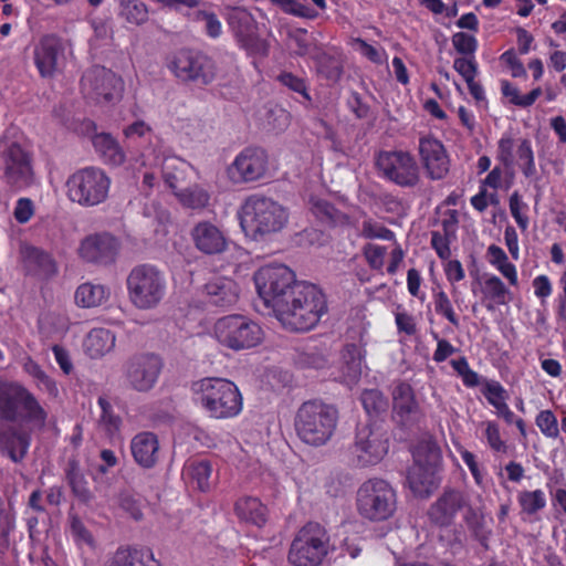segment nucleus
I'll use <instances>...</instances> for the list:
<instances>
[{
    "label": "nucleus",
    "mask_w": 566,
    "mask_h": 566,
    "mask_svg": "<svg viewBox=\"0 0 566 566\" xmlns=\"http://www.w3.org/2000/svg\"><path fill=\"white\" fill-rule=\"evenodd\" d=\"M48 417L35 395L22 384L0 386V454L22 462L32 443V429L42 430Z\"/></svg>",
    "instance_id": "f257e3e1"
},
{
    "label": "nucleus",
    "mask_w": 566,
    "mask_h": 566,
    "mask_svg": "<svg viewBox=\"0 0 566 566\" xmlns=\"http://www.w3.org/2000/svg\"><path fill=\"white\" fill-rule=\"evenodd\" d=\"M274 313L282 326L291 332H308L327 313V298L316 284L301 281Z\"/></svg>",
    "instance_id": "f03ea898"
},
{
    "label": "nucleus",
    "mask_w": 566,
    "mask_h": 566,
    "mask_svg": "<svg viewBox=\"0 0 566 566\" xmlns=\"http://www.w3.org/2000/svg\"><path fill=\"white\" fill-rule=\"evenodd\" d=\"M338 418V410L333 405L319 399L304 401L294 419L296 434L308 446H325L335 433Z\"/></svg>",
    "instance_id": "7ed1b4c3"
},
{
    "label": "nucleus",
    "mask_w": 566,
    "mask_h": 566,
    "mask_svg": "<svg viewBox=\"0 0 566 566\" xmlns=\"http://www.w3.org/2000/svg\"><path fill=\"white\" fill-rule=\"evenodd\" d=\"M240 226L245 235L254 240L280 232L289 221L287 210L275 200L249 196L239 211Z\"/></svg>",
    "instance_id": "20e7f679"
},
{
    "label": "nucleus",
    "mask_w": 566,
    "mask_h": 566,
    "mask_svg": "<svg viewBox=\"0 0 566 566\" xmlns=\"http://www.w3.org/2000/svg\"><path fill=\"white\" fill-rule=\"evenodd\" d=\"M198 401L213 419H231L243 409V397L238 386L226 378L208 377L198 384Z\"/></svg>",
    "instance_id": "39448f33"
},
{
    "label": "nucleus",
    "mask_w": 566,
    "mask_h": 566,
    "mask_svg": "<svg viewBox=\"0 0 566 566\" xmlns=\"http://www.w3.org/2000/svg\"><path fill=\"white\" fill-rule=\"evenodd\" d=\"M331 551V537L316 522L303 525L291 542L287 562L292 566H321Z\"/></svg>",
    "instance_id": "423d86ee"
},
{
    "label": "nucleus",
    "mask_w": 566,
    "mask_h": 566,
    "mask_svg": "<svg viewBox=\"0 0 566 566\" xmlns=\"http://www.w3.org/2000/svg\"><path fill=\"white\" fill-rule=\"evenodd\" d=\"M356 509L369 522H385L397 510V494L392 485L380 478L368 479L358 488Z\"/></svg>",
    "instance_id": "0eeeda50"
},
{
    "label": "nucleus",
    "mask_w": 566,
    "mask_h": 566,
    "mask_svg": "<svg viewBox=\"0 0 566 566\" xmlns=\"http://www.w3.org/2000/svg\"><path fill=\"white\" fill-rule=\"evenodd\" d=\"M126 285L129 301L139 310L155 308L164 300L167 291L165 274L151 264L133 268Z\"/></svg>",
    "instance_id": "6e6552de"
},
{
    "label": "nucleus",
    "mask_w": 566,
    "mask_h": 566,
    "mask_svg": "<svg viewBox=\"0 0 566 566\" xmlns=\"http://www.w3.org/2000/svg\"><path fill=\"white\" fill-rule=\"evenodd\" d=\"M256 292L268 308L273 314L292 294L296 281L293 270L282 263H270L261 266L253 276Z\"/></svg>",
    "instance_id": "1a4fd4ad"
},
{
    "label": "nucleus",
    "mask_w": 566,
    "mask_h": 566,
    "mask_svg": "<svg viewBox=\"0 0 566 566\" xmlns=\"http://www.w3.org/2000/svg\"><path fill=\"white\" fill-rule=\"evenodd\" d=\"M213 334L220 345L234 352L255 348L264 339L260 324L241 314L219 318L214 323Z\"/></svg>",
    "instance_id": "9d476101"
},
{
    "label": "nucleus",
    "mask_w": 566,
    "mask_h": 566,
    "mask_svg": "<svg viewBox=\"0 0 566 566\" xmlns=\"http://www.w3.org/2000/svg\"><path fill=\"white\" fill-rule=\"evenodd\" d=\"M33 155L14 140L0 138V180L14 189H23L33 182Z\"/></svg>",
    "instance_id": "9b49d317"
},
{
    "label": "nucleus",
    "mask_w": 566,
    "mask_h": 566,
    "mask_svg": "<svg viewBox=\"0 0 566 566\" xmlns=\"http://www.w3.org/2000/svg\"><path fill=\"white\" fill-rule=\"evenodd\" d=\"M111 179L99 168L86 167L73 172L66 180V193L72 202L94 207L108 196Z\"/></svg>",
    "instance_id": "f8f14e48"
},
{
    "label": "nucleus",
    "mask_w": 566,
    "mask_h": 566,
    "mask_svg": "<svg viewBox=\"0 0 566 566\" xmlns=\"http://www.w3.org/2000/svg\"><path fill=\"white\" fill-rule=\"evenodd\" d=\"M379 176L403 188L418 185L419 167L415 157L406 150H380L375 157Z\"/></svg>",
    "instance_id": "ddd939ff"
},
{
    "label": "nucleus",
    "mask_w": 566,
    "mask_h": 566,
    "mask_svg": "<svg viewBox=\"0 0 566 566\" xmlns=\"http://www.w3.org/2000/svg\"><path fill=\"white\" fill-rule=\"evenodd\" d=\"M170 70L177 78L198 86H206L216 77L213 60L206 53L193 49H181L170 63Z\"/></svg>",
    "instance_id": "4468645a"
},
{
    "label": "nucleus",
    "mask_w": 566,
    "mask_h": 566,
    "mask_svg": "<svg viewBox=\"0 0 566 566\" xmlns=\"http://www.w3.org/2000/svg\"><path fill=\"white\" fill-rule=\"evenodd\" d=\"M388 450L389 437L385 429L371 424L357 429L352 447L353 461L357 467L367 468L378 464Z\"/></svg>",
    "instance_id": "2eb2a0df"
},
{
    "label": "nucleus",
    "mask_w": 566,
    "mask_h": 566,
    "mask_svg": "<svg viewBox=\"0 0 566 566\" xmlns=\"http://www.w3.org/2000/svg\"><path fill=\"white\" fill-rule=\"evenodd\" d=\"M81 90L85 97L97 104H107L122 97L124 83L113 71L95 65L83 74Z\"/></svg>",
    "instance_id": "dca6fc26"
},
{
    "label": "nucleus",
    "mask_w": 566,
    "mask_h": 566,
    "mask_svg": "<svg viewBox=\"0 0 566 566\" xmlns=\"http://www.w3.org/2000/svg\"><path fill=\"white\" fill-rule=\"evenodd\" d=\"M268 169V151L259 146H248L227 167V176L232 184L244 185L261 180Z\"/></svg>",
    "instance_id": "f3484780"
},
{
    "label": "nucleus",
    "mask_w": 566,
    "mask_h": 566,
    "mask_svg": "<svg viewBox=\"0 0 566 566\" xmlns=\"http://www.w3.org/2000/svg\"><path fill=\"white\" fill-rule=\"evenodd\" d=\"M163 369V361L155 354H137L126 363L125 377L129 387L139 392L153 389Z\"/></svg>",
    "instance_id": "a211bd4d"
},
{
    "label": "nucleus",
    "mask_w": 566,
    "mask_h": 566,
    "mask_svg": "<svg viewBox=\"0 0 566 566\" xmlns=\"http://www.w3.org/2000/svg\"><path fill=\"white\" fill-rule=\"evenodd\" d=\"M419 156L427 177L443 179L450 170V157L441 140L428 135L419 139Z\"/></svg>",
    "instance_id": "6ab92c4d"
},
{
    "label": "nucleus",
    "mask_w": 566,
    "mask_h": 566,
    "mask_svg": "<svg viewBox=\"0 0 566 566\" xmlns=\"http://www.w3.org/2000/svg\"><path fill=\"white\" fill-rule=\"evenodd\" d=\"M62 39L55 34L43 35L33 50V60L41 77H53L63 56Z\"/></svg>",
    "instance_id": "aec40b11"
},
{
    "label": "nucleus",
    "mask_w": 566,
    "mask_h": 566,
    "mask_svg": "<svg viewBox=\"0 0 566 566\" xmlns=\"http://www.w3.org/2000/svg\"><path fill=\"white\" fill-rule=\"evenodd\" d=\"M392 412L402 427H409L418 421L421 408L410 384L399 380L391 391Z\"/></svg>",
    "instance_id": "412c9836"
},
{
    "label": "nucleus",
    "mask_w": 566,
    "mask_h": 566,
    "mask_svg": "<svg viewBox=\"0 0 566 566\" xmlns=\"http://www.w3.org/2000/svg\"><path fill=\"white\" fill-rule=\"evenodd\" d=\"M82 133L91 137L96 153L102 160L111 166H120L126 155L117 140L108 133H97V126L92 119H84L81 124Z\"/></svg>",
    "instance_id": "4be33fe9"
},
{
    "label": "nucleus",
    "mask_w": 566,
    "mask_h": 566,
    "mask_svg": "<svg viewBox=\"0 0 566 566\" xmlns=\"http://www.w3.org/2000/svg\"><path fill=\"white\" fill-rule=\"evenodd\" d=\"M118 251L117 240L108 233L86 237L80 245V256L92 263L108 264L114 262Z\"/></svg>",
    "instance_id": "5701e85b"
},
{
    "label": "nucleus",
    "mask_w": 566,
    "mask_h": 566,
    "mask_svg": "<svg viewBox=\"0 0 566 566\" xmlns=\"http://www.w3.org/2000/svg\"><path fill=\"white\" fill-rule=\"evenodd\" d=\"M190 235L196 249L207 255L220 254L228 248L224 233L210 221L198 222Z\"/></svg>",
    "instance_id": "b1692460"
},
{
    "label": "nucleus",
    "mask_w": 566,
    "mask_h": 566,
    "mask_svg": "<svg viewBox=\"0 0 566 566\" xmlns=\"http://www.w3.org/2000/svg\"><path fill=\"white\" fill-rule=\"evenodd\" d=\"M464 500L460 491L447 490L430 506L429 520L432 524L444 527L453 523L458 512L463 507Z\"/></svg>",
    "instance_id": "393cba45"
},
{
    "label": "nucleus",
    "mask_w": 566,
    "mask_h": 566,
    "mask_svg": "<svg viewBox=\"0 0 566 566\" xmlns=\"http://www.w3.org/2000/svg\"><path fill=\"white\" fill-rule=\"evenodd\" d=\"M202 294L206 304L229 307L238 301L239 287L232 279L216 276L203 285Z\"/></svg>",
    "instance_id": "a878e982"
},
{
    "label": "nucleus",
    "mask_w": 566,
    "mask_h": 566,
    "mask_svg": "<svg viewBox=\"0 0 566 566\" xmlns=\"http://www.w3.org/2000/svg\"><path fill=\"white\" fill-rule=\"evenodd\" d=\"M130 452L134 461L140 468H154L159 458L158 437L150 431H143L135 434L130 441Z\"/></svg>",
    "instance_id": "bb28decb"
},
{
    "label": "nucleus",
    "mask_w": 566,
    "mask_h": 566,
    "mask_svg": "<svg viewBox=\"0 0 566 566\" xmlns=\"http://www.w3.org/2000/svg\"><path fill=\"white\" fill-rule=\"evenodd\" d=\"M233 511L240 523L262 528L269 521V509L254 496H241L233 505Z\"/></svg>",
    "instance_id": "cd10ccee"
},
{
    "label": "nucleus",
    "mask_w": 566,
    "mask_h": 566,
    "mask_svg": "<svg viewBox=\"0 0 566 566\" xmlns=\"http://www.w3.org/2000/svg\"><path fill=\"white\" fill-rule=\"evenodd\" d=\"M437 467L413 463L408 470L407 481L413 494L429 496L437 486Z\"/></svg>",
    "instance_id": "c85d7f7f"
},
{
    "label": "nucleus",
    "mask_w": 566,
    "mask_h": 566,
    "mask_svg": "<svg viewBox=\"0 0 566 566\" xmlns=\"http://www.w3.org/2000/svg\"><path fill=\"white\" fill-rule=\"evenodd\" d=\"M105 566H161L147 547H119Z\"/></svg>",
    "instance_id": "c756f323"
},
{
    "label": "nucleus",
    "mask_w": 566,
    "mask_h": 566,
    "mask_svg": "<svg viewBox=\"0 0 566 566\" xmlns=\"http://www.w3.org/2000/svg\"><path fill=\"white\" fill-rule=\"evenodd\" d=\"M25 266L41 279H50L57 273V265L53 256L35 247L23 250Z\"/></svg>",
    "instance_id": "7c9ffc66"
},
{
    "label": "nucleus",
    "mask_w": 566,
    "mask_h": 566,
    "mask_svg": "<svg viewBox=\"0 0 566 566\" xmlns=\"http://www.w3.org/2000/svg\"><path fill=\"white\" fill-rule=\"evenodd\" d=\"M520 515L524 521H535L547 505L546 494L542 489L521 490L516 495Z\"/></svg>",
    "instance_id": "2f4dec72"
},
{
    "label": "nucleus",
    "mask_w": 566,
    "mask_h": 566,
    "mask_svg": "<svg viewBox=\"0 0 566 566\" xmlns=\"http://www.w3.org/2000/svg\"><path fill=\"white\" fill-rule=\"evenodd\" d=\"M115 335L107 328H93L84 340V348L91 358H98L115 346Z\"/></svg>",
    "instance_id": "473e14b6"
},
{
    "label": "nucleus",
    "mask_w": 566,
    "mask_h": 566,
    "mask_svg": "<svg viewBox=\"0 0 566 566\" xmlns=\"http://www.w3.org/2000/svg\"><path fill=\"white\" fill-rule=\"evenodd\" d=\"M484 306L488 311L495 310V305H505L510 301V291L502 280L492 274L484 280L482 287Z\"/></svg>",
    "instance_id": "72a5a7b5"
},
{
    "label": "nucleus",
    "mask_w": 566,
    "mask_h": 566,
    "mask_svg": "<svg viewBox=\"0 0 566 566\" xmlns=\"http://www.w3.org/2000/svg\"><path fill=\"white\" fill-rule=\"evenodd\" d=\"M108 296L109 291L104 285L86 282L77 286L74 298L80 307L91 308L102 305Z\"/></svg>",
    "instance_id": "f704fd0d"
},
{
    "label": "nucleus",
    "mask_w": 566,
    "mask_h": 566,
    "mask_svg": "<svg viewBox=\"0 0 566 566\" xmlns=\"http://www.w3.org/2000/svg\"><path fill=\"white\" fill-rule=\"evenodd\" d=\"M22 368L30 377L33 378L35 386L40 390H44L50 397L56 398L59 396V388L56 381L49 376L43 368L31 357H28Z\"/></svg>",
    "instance_id": "c9c22d12"
},
{
    "label": "nucleus",
    "mask_w": 566,
    "mask_h": 566,
    "mask_svg": "<svg viewBox=\"0 0 566 566\" xmlns=\"http://www.w3.org/2000/svg\"><path fill=\"white\" fill-rule=\"evenodd\" d=\"M212 468L207 460H193L188 462L182 470V475L186 476L196 488L202 492L209 490V479Z\"/></svg>",
    "instance_id": "e433bc0d"
},
{
    "label": "nucleus",
    "mask_w": 566,
    "mask_h": 566,
    "mask_svg": "<svg viewBox=\"0 0 566 566\" xmlns=\"http://www.w3.org/2000/svg\"><path fill=\"white\" fill-rule=\"evenodd\" d=\"M515 142L511 134L505 133L501 136L497 142V150H496V160L502 165L505 169L506 179V188H510L512 185V180L514 177L513 166H514V151Z\"/></svg>",
    "instance_id": "4c0bfd02"
},
{
    "label": "nucleus",
    "mask_w": 566,
    "mask_h": 566,
    "mask_svg": "<svg viewBox=\"0 0 566 566\" xmlns=\"http://www.w3.org/2000/svg\"><path fill=\"white\" fill-rule=\"evenodd\" d=\"M413 463L424 465H438L441 460V451L432 437L419 440L412 448Z\"/></svg>",
    "instance_id": "58836bf2"
},
{
    "label": "nucleus",
    "mask_w": 566,
    "mask_h": 566,
    "mask_svg": "<svg viewBox=\"0 0 566 566\" xmlns=\"http://www.w3.org/2000/svg\"><path fill=\"white\" fill-rule=\"evenodd\" d=\"M119 17L133 25H143L149 19L148 6L142 0H122Z\"/></svg>",
    "instance_id": "ea45409f"
},
{
    "label": "nucleus",
    "mask_w": 566,
    "mask_h": 566,
    "mask_svg": "<svg viewBox=\"0 0 566 566\" xmlns=\"http://www.w3.org/2000/svg\"><path fill=\"white\" fill-rule=\"evenodd\" d=\"M500 84L503 97L507 98L510 104L522 108L532 106L542 95L541 87H535L526 95H521L520 90L510 81L501 80Z\"/></svg>",
    "instance_id": "a19ab883"
},
{
    "label": "nucleus",
    "mask_w": 566,
    "mask_h": 566,
    "mask_svg": "<svg viewBox=\"0 0 566 566\" xmlns=\"http://www.w3.org/2000/svg\"><path fill=\"white\" fill-rule=\"evenodd\" d=\"M97 405L101 408L99 426L111 439L120 432L122 418L115 413L113 406L106 397H98Z\"/></svg>",
    "instance_id": "79ce46f5"
},
{
    "label": "nucleus",
    "mask_w": 566,
    "mask_h": 566,
    "mask_svg": "<svg viewBox=\"0 0 566 566\" xmlns=\"http://www.w3.org/2000/svg\"><path fill=\"white\" fill-rule=\"evenodd\" d=\"M432 301L436 314L446 318L452 326L458 328L460 326L459 316L453 308L449 295L440 284H437L436 287H432Z\"/></svg>",
    "instance_id": "37998d69"
},
{
    "label": "nucleus",
    "mask_w": 566,
    "mask_h": 566,
    "mask_svg": "<svg viewBox=\"0 0 566 566\" xmlns=\"http://www.w3.org/2000/svg\"><path fill=\"white\" fill-rule=\"evenodd\" d=\"M315 65L317 73L329 81H338L343 74L342 60L326 52L316 55Z\"/></svg>",
    "instance_id": "c03bdc74"
},
{
    "label": "nucleus",
    "mask_w": 566,
    "mask_h": 566,
    "mask_svg": "<svg viewBox=\"0 0 566 566\" xmlns=\"http://www.w3.org/2000/svg\"><path fill=\"white\" fill-rule=\"evenodd\" d=\"M464 522L472 536L482 546L486 547L491 531L485 525L484 515L481 512L470 507L464 515Z\"/></svg>",
    "instance_id": "a18cd8bd"
},
{
    "label": "nucleus",
    "mask_w": 566,
    "mask_h": 566,
    "mask_svg": "<svg viewBox=\"0 0 566 566\" xmlns=\"http://www.w3.org/2000/svg\"><path fill=\"white\" fill-rule=\"evenodd\" d=\"M310 203L312 213L319 222L326 226H334L337 223L340 212L333 203L317 197H312Z\"/></svg>",
    "instance_id": "49530a36"
},
{
    "label": "nucleus",
    "mask_w": 566,
    "mask_h": 566,
    "mask_svg": "<svg viewBox=\"0 0 566 566\" xmlns=\"http://www.w3.org/2000/svg\"><path fill=\"white\" fill-rule=\"evenodd\" d=\"M518 167L525 178H532L536 175L535 156L532 143L527 138L520 140L516 149Z\"/></svg>",
    "instance_id": "de8ad7c7"
},
{
    "label": "nucleus",
    "mask_w": 566,
    "mask_h": 566,
    "mask_svg": "<svg viewBox=\"0 0 566 566\" xmlns=\"http://www.w3.org/2000/svg\"><path fill=\"white\" fill-rule=\"evenodd\" d=\"M118 505L135 521L143 518L144 499L129 490H123L118 494Z\"/></svg>",
    "instance_id": "09e8293b"
},
{
    "label": "nucleus",
    "mask_w": 566,
    "mask_h": 566,
    "mask_svg": "<svg viewBox=\"0 0 566 566\" xmlns=\"http://www.w3.org/2000/svg\"><path fill=\"white\" fill-rule=\"evenodd\" d=\"M509 208L511 216L515 220L520 230L523 232L526 231L530 226V207L525 201H523V198L518 191L515 190L511 193L509 198Z\"/></svg>",
    "instance_id": "8fccbe9b"
},
{
    "label": "nucleus",
    "mask_w": 566,
    "mask_h": 566,
    "mask_svg": "<svg viewBox=\"0 0 566 566\" xmlns=\"http://www.w3.org/2000/svg\"><path fill=\"white\" fill-rule=\"evenodd\" d=\"M178 197L181 205L190 209H203L210 200L209 192L200 186L189 187L182 190Z\"/></svg>",
    "instance_id": "3c124183"
},
{
    "label": "nucleus",
    "mask_w": 566,
    "mask_h": 566,
    "mask_svg": "<svg viewBox=\"0 0 566 566\" xmlns=\"http://www.w3.org/2000/svg\"><path fill=\"white\" fill-rule=\"evenodd\" d=\"M360 402L370 416L379 415L388 407V400L379 389H365L360 395Z\"/></svg>",
    "instance_id": "603ef678"
},
{
    "label": "nucleus",
    "mask_w": 566,
    "mask_h": 566,
    "mask_svg": "<svg viewBox=\"0 0 566 566\" xmlns=\"http://www.w3.org/2000/svg\"><path fill=\"white\" fill-rule=\"evenodd\" d=\"M67 482L72 489L73 494L83 503H88L92 500V493L88 488L87 481L84 475L75 469H70L66 472Z\"/></svg>",
    "instance_id": "864d4df0"
},
{
    "label": "nucleus",
    "mask_w": 566,
    "mask_h": 566,
    "mask_svg": "<svg viewBox=\"0 0 566 566\" xmlns=\"http://www.w3.org/2000/svg\"><path fill=\"white\" fill-rule=\"evenodd\" d=\"M535 423L544 437L548 439L559 437L558 420L552 410H541L535 417Z\"/></svg>",
    "instance_id": "5fc2aeb1"
},
{
    "label": "nucleus",
    "mask_w": 566,
    "mask_h": 566,
    "mask_svg": "<svg viewBox=\"0 0 566 566\" xmlns=\"http://www.w3.org/2000/svg\"><path fill=\"white\" fill-rule=\"evenodd\" d=\"M360 235L365 239H380L386 241H395L396 235L392 230L373 219L364 220L361 223Z\"/></svg>",
    "instance_id": "6e6d98bb"
},
{
    "label": "nucleus",
    "mask_w": 566,
    "mask_h": 566,
    "mask_svg": "<svg viewBox=\"0 0 566 566\" xmlns=\"http://www.w3.org/2000/svg\"><path fill=\"white\" fill-rule=\"evenodd\" d=\"M192 20L205 22V33L210 39H218L222 34V23L212 11L198 10L193 13Z\"/></svg>",
    "instance_id": "4d7b16f0"
},
{
    "label": "nucleus",
    "mask_w": 566,
    "mask_h": 566,
    "mask_svg": "<svg viewBox=\"0 0 566 566\" xmlns=\"http://www.w3.org/2000/svg\"><path fill=\"white\" fill-rule=\"evenodd\" d=\"M15 527L14 515L9 512L0 497V553H3L10 543V534Z\"/></svg>",
    "instance_id": "13d9d810"
},
{
    "label": "nucleus",
    "mask_w": 566,
    "mask_h": 566,
    "mask_svg": "<svg viewBox=\"0 0 566 566\" xmlns=\"http://www.w3.org/2000/svg\"><path fill=\"white\" fill-rule=\"evenodd\" d=\"M452 45L454 50L463 56H475L479 48L478 39L473 34L460 31L452 35Z\"/></svg>",
    "instance_id": "bf43d9fd"
},
{
    "label": "nucleus",
    "mask_w": 566,
    "mask_h": 566,
    "mask_svg": "<svg viewBox=\"0 0 566 566\" xmlns=\"http://www.w3.org/2000/svg\"><path fill=\"white\" fill-rule=\"evenodd\" d=\"M277 81L290 91L301 94L307 102L312 101L308 93V85L304 77L284 71L277 75Z\"/></svg>",
    "instance_id": "052dcab7"
},
{
    "label": "nucleus",
    "mask_w": 566,
    "mask_h": 566,
    "mask_svg": "<svg viewBox=\"0 0 566 566\" xmlns=\"http://www.w3.org/2000/svg\"><path fill=\"white\" fill-rule=\"evenodd\" d=\"M481 391L494 408L506 402L509 398L506 389L496 380H486Z\"/></svg>",
    "instance_id": "680f3d73"
},
{
    "label": "nucleus",
    "mask_w": 566,
    "mask_h": 566,
    "mask_svg": "<svg viewBox=\"0 0 566 566\" xmlns=\"http://www.w3.org/2000/svg\"><path fill=\"white\" fill-rule=\"evenodd\" d=\"M483 426L484 437L490 449L494 452L505 453L507 446L506 442L501 438L500 426L493 420L483 422Z\"/></svg>",
    "instance_id": "e2e57ef3"
},
{
    "label": "nucleus",
    "mask_w": 566,
    "mask_h": 566,
    "mask_svg": "<svg viewBox=\"0 0 566 566\" xmlns=\"http://www.w3.org/2000/svg\"><path fill=\"white\" fill-rule=\"evenodd\" d=\"M453 69L462 76L464 82L474 80L479 73V64L475 56L455 57Z\"/></svg>",
    "instance_id": "0e129e2a"
},
{
    "label": "nucleus",
    "mask_w": 566,
    "mask_h": 566,
    "mask_svg": "<svg viewBox=\"0 0 566 566\" xmlns=\"http://www.w3.org/2000/svg\"><path fill=\"white\" fill-rule=\"evenodd\" d=\"M386 247L368 243L363 249V254L370 269L380 271L384 266Z\"/></svg>",
    "instance_id": "69168bd1"
},
{
    "label": "nucleus",
    "mask_w": 566,
    "mask_h": 566,
    "mask_svg": "<svg viewBox=\"0 0 566 566\" xmlns=\"http://www.w3.org/2000/svg\"><path fill=\"white\" fill-rule=\"evenodd\" d=\"M395 323L398 334L415 336L418 332L415 316L406 311H397L395 313Z\"/></svg>",
    "instance_id": "338daca9"
},
{
    "label": "nucleus",
    "mask_w": 566,
    "mask_h": 566,
    "mask_svg": "<svg viewBox=\"0 0 566 566\" xmlns=\"http://www.w3.org/2000/svg\"><path fill=\"white\" fill-rule=\"evenodd\" d=\"M452 238L453 237L440 233L439 231L431 232V247L443 261L451 256L450 243Z\"/></svg>",
    "instance_id": "774afa93"
}]
</instances>
